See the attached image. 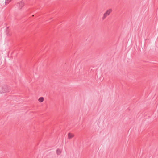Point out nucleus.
Returning a JSON list of instances; mask_svg holds the SVG:
<instances>
[{
  "mask_svg": "<svg viewBox=\"0 0 158 158\" xmlns=\"http://www.w3.org/2000/svg\"><path fill=\"white\" fill-rule=\"evenodd\" d=\"M24 5V2L23 1H22L18 2L14 5V7L16 9L21 10Z\"/></svg>",
  "mask_w": 158,
  "mask_h": 158,
  "instance_id": "1",
  "label": "nucleus"
},
{
  "mask_svg": "<svg viewBox=\"0 0 158 158\" xmlns=\"http://www.w3.org/2000/svg\"><path fill=\"white\" fill-rule=\"evenodd\" d=\"M112 11V9H109L107 10L106 12L104 14L102 18V19H104L107 16L110 14Z\"/></svg>",
  "mask_w": 158,
  "mask_h": 158,
  "instance_id": "2",
  "label": "nucleus"
},
{
  "mask_svg": "<svg viewBox=\"0 0 158 158\" xmlns=\"http://www.w3.org/2000/svg\"><path fill=\"white\" fill-rule=\"evenodd\" d=\"M7 86L6 85H4L1 88L2 89V90H1L0 91V93H4L5 92H8L9 91L8 89H7Z\"/></svg>",
  "mask_w": 158,
  "mask_h": 158,
  "instance_id": "3",
  "label": "nucleus"
},
{
  "mask_svg": "<svg viewBox=\"0 0 158 158\" xmlns=\"http://www.w3.org/2000/svg\"><path fill=\"white\" fill-rule=\"evenodd\" d=\"M74 136V135L69 133L68 134V139H70L72 138H73Z\"/></svg>",
  "mask_w": 158,
  "mask_h": 158,
  "instance_id": "4",
  "label": "nucleus"
},
{
  "mask_svg": "<svg viewBox=\"0 0 158 158\" xmlns=\"http://www.w3.org/2000/svg\"><path fill=\"white\" fill-rule=\"evenodd\" d=\"M61 152V150L60 149L58 148L56 150V153L58 155L60 154Z\"/></svg>",
  "mask_w": 158,
  "mask_h": 158,
  "instance_id": "5",
  "label": "nucleus"
},
{
  "mask_svg": "<svg viewBox=\"0 0 158 158\" xmlns=\"http://www.w3.org/2000/svg\"><path fill=\"white\" fill-rule=\"evenodd\" d=\"M44 100V98L43 97H41L39 98L38 99V101L40 102H41L43 101Z\"/></svg>",
  "mask_w": 158,
  "mask_h": 158,
  "instance_id": "6",
  "label": "nucleus"
}]
</instances>
